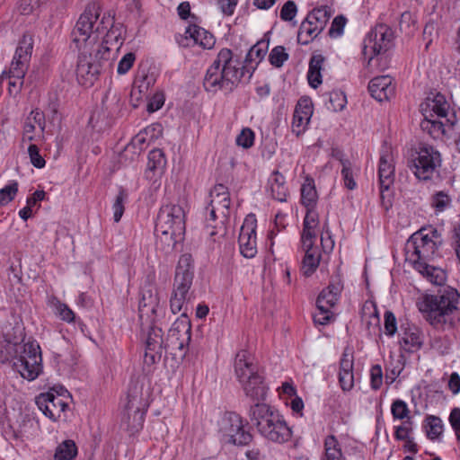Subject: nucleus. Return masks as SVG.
Returning <instances> with one entry per match:
<instances>
[{"instance_id": "39448f33", "label": "nucleus", "mask_w": 460, "mask_h": 460, "mask_svg": "<svg viewBox=\"0 0 460 460\" xmlns=\"http://www.w3.org/2000/svg\"><path fill=\"white\" fill-rule=\"evenodd\" d=\"M249 417L259 433L269 441L283 444L292 437L291 429L283 416L267 403L252 404Z\"/></svg>"}, {"instance_id": "864d4df0", "label": "nucleus", "mask_w": 460, "mask_h": 460, "mask_svg": "<svg viewBox=\"0 0 460 460\" xmlns=\"http://www.w3.org/2000/svg\"><path fill=\"white\" fill-rule=\"evenodd\" d=\"M391 412L394 419L403 420L408 418L410 411L404 401L397 399L392 403Z\"/></svg>"}, {"instance_id": "f257e3e1", "label": "nucleus", "mask_w": 460, "mask_h": 460, "mask_svg": "<svg viewBox=\"0 0 460 460\" xmlns=\"http://www.w3.org/2000/svg\"><path fill=\"white\" fill-rule=\"evenodd\" d=\"M99 7L93 4L80 15L73 31V41L79 49L76 66L78 83L90 87L99 75L112 66L109 45L122 44L120 32L113 26V18L103 16L99 20Z\"/></svg>"}, {"instance_id": "f03ea898", "label": "nucleus", "mask_w": 460, "mask_h": 460, "mask_svg": "<svg viewBox=\"0 0 460 460\" xmlns=\"http://www.w3.org/2000/svg\"><path fill=\"white\" fill-rule=\"evenodd\" d=\"M194 278L193 260L190 254H182L177 263L170 297L172 314L186 311L185 305L190 299V288ZM191 339L190 320L185 312L172 323L165 339V350H183Z\"/></svg>"}, {"instance_id": "bf43d9fd", "label": "nucleus", "mask_w": 460, "mask_h": 460, "mask_svg": "<svg viewBox=\"0 0 460 460\" xmlns=\"http://www.w3.org/2000/svg\"><path fill=\"white\" fill-rule=\"evenodd\" d=\"M346 24V18L342 15L336 16L329 29L328 34L330 37H338L343 32L344 26Z\"/></svg>"}, {"instance_id": "09e8293b", "label": "nucleus", "mask_w": 460, "mask_h": 460, "mask_svg": "<svg viewBox=\"0 0 460 460\" xmlns=\"http://www.w3.org/2000/svg\"><path fill=\"white\" fill-rule=\"evenodd\" d=\"M268 44L264 41L257 42L252 46L246 55L247 62L258 64L266 55Z\"/></svg>"}, {"instance_id": "a211bd4d", "label": "nucleus", "mask_w": 460, "mask_h": 460, "mask_svg": "<svg viewBox=\"0 0 460 460\" xmlns=\"http://www.w3.org/2000/svg\"><path fill=\"white\" fill-rule=\"evenodd\" d=\"M60 395H55L52 392L42 393L36 397V404L45 416L56 420L67 408Z\"/></svg>"}, {"instance_id": "9b49d317", "label": "nucleus", "mask_w": 460, "mask_h": 460, "mask_svg": "<svg viewBox=\"0 0 460 460\" xmlns=\"http://www.w3.org/2000/svg\"><path fill=\"white\" fill-rule=\"evenodd\" d=\"M441 155L436 148L421 144L412 159L411 170L419 180L429 181L441 166Z\"/></svg>"}, {"instance_id": "2eb2a0df", "label": "nucleus", "mask_w": 460, "mask_h": 460, "mask_svg": "<svg viewBox=\"0 0 460 460\" xmlns=\"http://www.w3.org/2000/svg\"><path fill=\"white\" fill-rule=\"evenodd\" d=\"M393 40V30L385 24H378L365 39L363 54L369 56V59H372L374 56L388 50L392 46Z\"/></svg>"}, {"instance_id": "ddd939ff", "label": "nucleus", "mask_w": 460, "mask_h": 460, "mask_svg": "<svg viewBox=\"0 0 460 460\" xmlns=\"http://www.w3.org/2000/svg\"><path fill=\"white\" fill-rule=\"evenodd\" d=\"M163 314L157 288L152 284L146 285L140 291L138 315L141 326L156 323Z\"/></svg>"}, {"instance_id": "c756f323", "label": "nucleus", "mask_w": 460, "mask_h": 460, "mask_svg": "<svg viewBox=\"0 0 460 460\" xmlns=\"http://www.w3.org/2000/svg\"><path fill=\"white\" fill-rule=\"evenodd\" d=\"M414 269L434 285L441 286L446 282V272L440 268L429 265V262H417Z\"/></svg>"}, {"instance_id": "680f3d73", "label": "nucleus", "mask_w": 460, "mask_h": 460, "mask_svg": "<svg viewBox=\"0 0 460 460\" xmlns=\"http://www.w3.org/2000/svg\"><path fill=\"white\" fill-rule=\"evenodd\" d=\"M397 331V322L394 314L386 311L385 313V332L388 336H393Z\"/></svg>"}, {"instance_id": "b1692460", "label": "nucleus", "mask_w": 460, "mask_h": 460, "mask_svg": "<svg viewBox=\"0 0 460 460\" xmlns=\"http://www.w3.org/2000/svg\"><path fill=\"white\" fill-rule=\"evenodd\" d=\"M234 372L239 382L259 374L254 358L247 350H241L236 354Z\"/></svg>"}, {"instance_id": "473e14b6", "label": "nucleus", "mask_w": 460, "mask_h": 460, "mask_svg": "<svg viewBox=\"0 0 460 460\" xmlns=\"http://www.w3.org/2000/svg\"><path fill=\"white\" fill-rule=\"evenodd\" d=\"M269 182L273 199L279 202L287 201L288 190L286 186L285 177L279 171H274L269 179Z\"/></svg>"}, {"instance_id": "49530a36", "label": "nucleus", "mask_w": 460, "mask_h": 460, "mask_svg": "<svg viewBox=\"0 0 460 460\" xmlns=\"http://www.w3.org/2000/svg\"><path fill=\"white\" fill-rule=\"evenodd\" d=\"M426 422L427 436L430 439L438 438L443 431V423L440 418L430 415L427 417Z\"/></svg>"}, {"instance_id": "6ab92c4d", "label": "nucleus", "mask_w": 460, "mask_h": 460, "mask_svg": "<svg viewBox=\"0 0 460 460\" xmlns=\"http://www.w3.org/2000/svg\"><path fill=\"white\" fill-rule=\"evenodd\" d=\"M394 158L390 146H383L378 164L380 189L388 190L394 181Z\"/></svg>"}, {"instance_id": "393cba45", "label": "nucleus", "mask_w": 460, "mask_h": 460, "mask_svg": "<svg viewBox=\"0 0 460 460\" xmlns=\"http://www.w3.org/2000/svg\"><path fill=\"white\" fill-rule=\"evenodd\" d=\"M210 207L217 208L221 218H227L230 208V194L226 186L217 184L210 190Z\"/></svg>"}, {"instance_id": "69168bd1", "label": "nucleus", "mask_w": 460, "mask_h": 460, "mask_svg": "<svg viewBox=\"0 0 460 460\" xmlns=\"http://www.w3.org/2000/svg\"><path fill=\"white\" fill-rule=\"evenodd\" d=\"M449 422L456 436L460 432V408H454L449 415Z\"/></svg>"}, {"instance_id": "58836bf2", "label": "nucleus", "mask_w": 460, "mask_h": 460, "mask_svg": "<svg viewBox=\"0 0 460 460\" xmlns=\"http://www.w3.org/2000/svg\"><path fill=\"white\" fill-rule=\"evenodd\" d=\"M208 217H206V227L208 234L213 237L224 230V221L226 218H221L217 208L210 206L207 207Z\"/></svg>"}, {"instance_id": "20e7f679", "label": "nucleus", "mask_w": 460, "mask_h": 460, "mask_svg": "<svg viewBox=\"0 0 460 460\" xmlns=\"http://www.w3.org/2000/svg\"><path fill=\"white\" fill-rule=\"evenodd\" d=\"M243 75V66L229 49H222L203 79L204 89L212 94L231 93Z\"/></svg>"}, {"instance_id": "ea45409f", "label": "nucleus", "mask_w": 460, "mask_h": 460, "mask_svg": "<svg viewBox=\"0 0 460 460\" xmlns=\"http://www.w3.org/2000/svg\"><path fill=\"white\" fill-rule=\"evenodd\" d=\"M166 164L164 155L161 149H154L148 155L146 177H152L149 174L162 172Z\"/></svg>"}, {"instance_id": "3c124183", "label": "nucleus", "mask_w": 460, "mask_h": 460, "mask_svg": "<svg viewBox=\"0 0 460 460\" xmlns=\"http://www.w3.org/2000/svg\"><path fill=\"white\" fill-rule=\"evenodd\" d=\"M18 192V182L13 181L0 190V206H5L14 199Z\"/></svg>"}, {"instance_id": "de8ad7c7", "label": "nucleus", "mask_w": 460, "mask_h": 460, "mask_svg": "<svg viewBox=\"0 0 460 460\" xmlns=\"http://www.w3.org/2000/svg\"><path fill=\"white\" fill-rule=\"evenodd\" d=\"M342 165L341 175L344 181V186L348 190H354L357 187V183L354 180L352 164L348 159H340Z\"/></svg>"}, {"instance_id": "0eeeda50", "label": "nucleus", "mask_w": 460, "mask_h": 460, "mask_svg": "<svg viewBox=\"0 0 460 460\" xmlns=\"http://www.w3.org/2000/svg\"><path fill=\"white\" fill-rule=\"evenodd\" d=\"M449 104L445 96L436 93L433 97H428L420 104V111L424 117L420 122V128L427 132L432 138H439L445 134L446 126L452 127L454 120L447 118Z\"/></svg>"}, {"instance_id": "72a5a7b5", "label": "nucleus", "mask_w": 460, "mask_h": 460, "mask_svg": "<svg viewBox=\"0 0 460 460\" xmlns=\"http://www.w3.org/2000/svg\"><path fill=\"white\" fill-rule=\"evenodd\" d=\"M324 57L314 55L309 61L307 80L311 87L316 89L322 84L321 71L324 63Z\"/></svg>"}, {"instance_id": "a878e982", "label": "nucleus", "mask_w": 460, "mask_h": 460, "mask_svg": "<svg viewBox=\"0 0 460 460\" xmlns=\"http://www.w3.org/2000/svg\"><path fill=\"white\" fill-rule=\"evenodd\" d=\"M32 48V36L29 34H24L19 41L18 47L15 50L14 57L11 63V66H14L15 68H21L22 70L27 71L29 62L31 57Z\"/></svg>"}, {"instance_id": "4468645a", "label": "nucleus", "mask_w": 460, "mask_h": 460, "mask_svg": "<svg viewBox=\"0 0 460 460\" xmlns=\"http://www.w3.org/2000/svg\"><path fill=\"white\" fill-rule=\"evenodd\" d=\"M220 431L226 442L236 445H248L252 436L244 429L243 419L235 412L226 413L221 420Z\"/></svg>"}, {"instance_id": "338daca9", "label": "nucleus", "mask_w": 460, "mask_h": 460, "mask_svg": "<svg viewBox=\"0 0 460 460\" xmlns=\"http://www.w3.org/2000/svg\"><path fill=\"white\" fill-rule=\"evenodd\" d=\"M411 23H412V26L414 27V22L411 18V15L410 13H403L401 15L400 20V29L402 31H405L406 33H411L412 30L411 29Z\"/></svg>"}, {"instance_id": "423d86ee", "label": "nucleus", "mask_w": 460, "mask_h": 460, "mask_svg": "<svg viewBox=\"0 0 460 460\" xmlns=\"http://www.w3.org/2000/svg\"><path fill=\"white\" fill-rule=\"evenodd\" d=\"M185 233V213L176 204L164 205L158 213L155 234L156 243L164 249H173Z\"/></svg>"}, {"instance_id": "5fc2aeb1", "label": "nucleus", "mask_w": 460, "mask_h": 460, "mask_svg": "<svg viewBox=\"0 0 460 460\" xmlns=\"http://www.w3.org/2000/svg\"><path fill=\"white\" fill-rule=\"evenodd\" d=\"M254 143V133L249 128H245L242 129L240 134L236 137V144L243 148H250Z\"/></svg>"}, {"instance_id": "4d7b16f0", "label": "nucleus", "mask_w": 460, "mask_h": 460, "mask_svg": "<svg viewBox=\"0 0 460 460\" xmlns=\"http://www.w3.org/2000/svg\"><path fill=\"white\" fill-rule=\"evenodd\" d=\"M136 60V55L132 52L127 53L119 60L118 64L117 72L119 75H125L132 67Z\"/></svg>"}, {"instance_id": "a18cd8bd", "label": "nucleus", "mask_w": 460, "mask_h": 460, "mask_svg": "<svg viewBox=\"0 0 460 460\" xmlns=\"http://www.w3.org/2000/svg\"><path fill=\"white\" fill-rule=\"evenodd\" d=\"M451 198L445 191L435 192L430 199V205L436 213L445 211L451 204Z\"/></svg>"}, {"instance_id": "c03bdc74", "label": "nucleus", "mask_w": 460, "mask_h": 460, "mask_svg": "<svg viewBox=\"0 0 460 460\" xmlns=\"http://www.w3.org/2000/svg\"><path fill=\"white\" fill-rule=\"evenodd\" d=\"M328 102L326 103L327 109L332 111H342L347 103V99L343 92L334 90L329 93Z\"/></svg>"}, {"instance_id": "603ef678", "label": "nucleus", "mask_w": 460, "mask_h": 460, "mask_svg": "<svg viewBox=\"0 0 460 460\" xmlns=\"http://www.w3.org/2000/svg\"><path fill=\"white\" fill-rule=\"evenodd\" d=\"M128 194L124 190H120L119 194L117 195L115 201L112 205L113 209V219L116 223H118L125 210L124 202L127 199Z\"/></svg>"}, {"instance_id": "bb28decb", "label": "nucleus", "mask_w": 460, "mask_h": 460, "mask_svg": "<svg viewBox=\"0 0 460 460\" xmlns=\"http://www.w3.org/2000/svg\"><path fill=\"white\" fill-rule=\"evenodd\" d=\"M155 131H161L160 124H153L146 127L131 139L126 147V151L132 149L135 155H140L149 144L148 136H150V138H153Z\"/></svg>"}, {"instance_id": "aec40b11", "label": "nucleus", "mask_w": 460, "mask_h": 460, "mask_svg": "<svg viewBox=\"0 0 460 460\" xmlns=\"http://www.w3.org/2000/svg\"><path fill=\"white\" fill-rule=\"evenodd\" d=\"M244 394L253 404L265 403L268 387L265 385L263 377L259 374L239 382Z\"/></svg>"}, {"instance_id": "6e6552de", "label": "nucleus", "mask_w": 460, "mask_h": 460, "mask_svg": "<svg viewBox=\"0 0 460 460\" xmlns=\"http://www.w3.org/2000/svg\"><path fill=\"white\" fill-rule=\"evenodd\" d=\"M441 244L440 234L435 228H421L407 241L405 251L407 260L413 268L417 262H429L434 259Z\"/></svg>"}, {"instance_id": "4be33fe9", "label": "nucleus", "mask_w": 460, "mask_h": 460, "mask_svg": "<svg viewBox=\"0 0 460 460\" xmlns=\"http://www.w3.org/2000/svg\"><path fill=\"white\" fill-rule=\"evenodd\" d=\"M368 90L373 98L378 102L388 101L394 95L395 86L388 75L373 78L368 84Z\"/></svg>"}, {"instance_id": "13d9d810", "label": "nucleus", "mask_w": 460, "mask_h": 460, "mask_svg": "<svg viewBox=\"0 0 460 460\" xmlns=\"http://www.w3.org/2000/svg\"><path fill=\"white\" fill-rule=\"evenodd\" d=\"M412 430V422L408 418L402 425L395 427L394 437L397 440H406L410 438V433Z\"/></svg>"}, {"instance_id": "cd10ccee", "label": "nucleus", "mask_w": 460, "mask_h": 460, "mask_svg": "<svg viewBox=\"0 0 460 460\" xmlns=\"http://www.w3.org/2000/svg\"><path fill=\"white\" fill-rule=\"evenodd\" d=\"M319 225V215L314 208H306V214L304 218V228L301 235V243L310 245V241L316 238L315 228Z\"/></svg>"}, {"instance_id": "f8f14e48", "label": "nucleus", "mask_w": 460, "mask_h": 460, "mask_svg": "<svg viewBox=\"0 0 460 460\" xmlns=\"http://www.w3.org/2000/svg\"><path fill=\"white\" fill-rule=\"evenodd\" d=\"M331 16V8L326 5L313 9L300 25L298 43L307 45L315 39L324 30Z\"/></svg>"}, {"instance_id": "dca6fc26", "label": "nucleus", "mask_w": 460, "mask_h": 460, "mask_svg": "<svg viewBox=\"0 0 460 460\" xmlns=\"http://www.w3.org/2000/svg\"><path fill=\"white\" fill-rule=\"evenodd\" d=\"M256 227V217L250 214L244 218L240 229L238 238L240 252L248 259L253 258L257 253Z\"/></svg>"}, {"instance_id": "c85d7f7f", "label": "nucleus", "mask_w": 460, "mask_h": 460, "mask_svg": "<svg viewBox=\"0 0 460 460\" xmlns=\"http://www.w3.org/2000/svg\"><path fill=\"white\" fill-rule=\"evenodd\" d=\"M314 241H310V245L302 243L305 251V257L302 261L301 271L305 276H311L318 268L320 254L317 248L314 247Z\"/></svg>"}, {"instance_id": "9d476101", "label": "nucleus", "mask_w": 460, "mask_h": 460, "mask_svg": "<svg viewBox=\"0 0 460 460\" xmlns=\"http://www.w3.org/2000/svg\"><path fill=\"white\" fill-rule=\"evenodd\" d=\"M13 359L14 370L29 381L36 379L42 372L41 350L35 341L24 343L21 354Z\"/></svg>"}, {"instance_id": "1a4fd4ad", "label": "nucleus", "mask_w": 460, "mask_h": 460, "mask_svg": "<svg viewBox=\"0 0 460 460\" xmlns=\"http://www.w3.org/2000/svg\"><path fill=\"white\" fill-rule=\"evenodd\" d=\"M148 408L147 400L143 396L142 390L137 385L130 387L127 395V402L121 416V423L131 432L142 429L145 414Z\"/></svg>"}, {"instance_id": "7c9ffc66", "label": "nucleus", "mask_w": 460, "mask_h": 460, "mask_svg": "<svg viewBox=\"0 0 460 460\" xmlns=\"http://www.w3.org/2000/svg\"><path fill=\"white\" fill-rule=\"evenodd\" d=\"M185 33L189 35L196 44L201 46L203 49H210L215 45V37L210 32L198 25H190Z\"/></svg>"}, {"instance_id": "e2e57ef3", "label": "nucleus", "mask_w": 460, "mask_h": 460, "mask_svg": "<svg viewBox=\"0 0 460 460\" xmlns=\"http://www.w3.org/2000/svg\"><path fill=\"white\" fill-rule=\"evenodd\" d=\"M370 377H371V387L374 390L379 389L383 383V373H382L381 366L375 365L371 367Z\"/></svg>"}, {"instance_id": "f3484780", "label": "nucleus", "mask_w": 460, "mask_h": 460, "mask_svg": "<svg viewBox=\"0 0 460 460\" xmlns=\"http://www.w3.org/2000/svg\"><path fill=\"white\" fill-rule=\"evenodd\" d=\"M142 328H148L146 341V350L144 361L147 365H154L161 359L163 350L165 349V340L163 339L162 329L155 325H144Z\"/></svg>"}, {"instance_id": "8fccbe9b", "label": "nucleus", "mask_w": 460, "mask_h": 460, "mask_svg": "<svg viewBox=\"0 0 460 460\" xmlns=\"http://www.w3.org/2000/svg\"><path fill=\"white\" fill-rule=\"evenodd\" d=\"M288 54L283 46H277L272 49L269 55L270 63L275 67H281L288 59Z\"/></svg>"}, {"instance_id": "c9c22d12", "label": "nucleus", "mask_w": 460, "mask_h": 460, "mask_svg": "<svg viewBox=\"0 0 460 460\" xmlns=\"http://www.w3.org/2000/svg\"><path fill=\"white\" fill-rule=\"evenodd\" d=\"M8 79H6L4 84L8 86V93L11 96H16L20 92L23 84V77L26 74V70L21 68H15L10 66L8 72H6Z\"/></svg>"}, {"instance_id": "774afa93", "label": "nucleus", "mask_w": 460, "mask_h": 460, "mask_svg": "<svg viewBox=\"0 0 460 460\" xmlns=\"http://www.w3.org/2000/svg\"><path fill=\"white\" fill-rule=\"evenodd\" d=\"M342 289L343 285L341 283V280L340 279V278L336 277L335 279H332L331 280L329 286L325 290L328 291L329 294L332 293V295H334L339 298Z\"/></svg>"}, {"instance_id": "2f4dec72", "label": "nucleus", "mask_w": 460, "mask_h": 460, "mask_svg": "<svg viewBox=\"0 0 460 460\" xmlns=\"http://www.w3.org/2000/svg\"><path fill=\"white\" fill-rule=\"evenodd\" d=\"M36 126L40 128L41 133L44 132L46 127L45 115L39 109L31 111L24 122L23 134L30 141L34 139L32 133Z\"/></svg>"}, {"instance_id": "a19ab883", "label": "nucleus", "mask_w": 460, "mask_h": 460, "mask_svg": "<svg viewBox=\"0 0 460 460\" xmlns=\"http://www.w3.org/2000/svg\"><path fill=\"white\" fill-rule=\"evenodd\" d=\"M49 305L53 310L54 314L62 321L66 323H73L75 321V313L67 306V305L62 303L56 296H51L49 299Z\"/></svg>"}, {"instance_id": "052dcab7", "label": "nucleus", "mask_w": 460, "mask_h": 460, "mask_svg": "<svg viewBox=\"0 0 460 460\" xmlns=\"http://www.w3.org/2000/svg\"><path fill=\"white\" fill-rule=\"evenodd\" d=\"M28 153L31 164L37 168H43L45 166V160L40 155L39 147L36 145H30L28 147Z\"/></svg>"}, {"instance_id": "5701e85b", "label": "nucleus", "mask_w": 460, "mask_h": 460, "mask_svg": "<svg viewBox=\"0 0 460 460\" xmlns=\"http://www.w3.org/2000/svg\"><path fill=\"white\" fill-rule=\"evenodd\" d=\"M313 114V105L308 99L301 98L295 109L292 121V131L296 136L302 134Z\"/></svg>"}, {"instance_id": "412c9836", "label": "nucleus", "mask_w": 460, "mask_h": 460, "mask_svg": "<svg viewBox=\"0 0 460 460\" xmlns=\"http://www.w3.org/2000/svg\"><path fill=\"white\" fill-rule=\"evenodd\" d=\"M354 356L349 348H345L340 361L339 382L343 391H350L354 386Z\"/></svg>"}, {"instance_id": "37998d69", "label": "nucleus", "mask_w": 460, "mask_h": 460, "mask_svg": "<svg viewBox=\"0 0 460 460\" xmlns=\"http://www.w3.org/2000/svg\"><path fill=\"white\" fill-rule=\"evenodd\" d=\"M77 456V447L75 443L67 439L60 443L53 456L54 460H74Z\"/></svg>"}, {"instance_id": "4c0bfd02", "label": "nucleus", "mask_w": 460, "mask_h": 460, "mask_svg": "<svg viewBox=\"0 0 460 460\" xmlns=\"http://www.w3.org/2000/svg\"><path fill=\"white\" fill-rule=\"evenodd\" d=\"M318 199L314 181L312 178H305L301 187V203L305 208H314Z\"/></svg>"}, {"instance_id": "7ed1b4c3", "label": "nucleus", "mask_w": 460, "mask_h": 460, "mask_svg": "<svg viewBox=\"0 0 460 460\" xmlns=\"http://www.w3.org/2000/svg\"><path fill=\"white\" fill-rule=\"evenodd\" d=\"M418 306L435 328L450 329L460 322V294L454 288L425 295Z\"/></svg>"}, {"instance_id": "f704fd0d", "label": "nucleus", "mask_w": 460, "mask_h": 460, "mask_svg": "<svg viewBox=\"0 0 460 460\" xmlns=\"http://www.w3.org/2000/svg\"><path fill=\"white\" fill-rule=\"evenodd\" d=\"M324 452L321 460H345L341 446L335 436L329 435L323 441Z\"/></svg>"}, {"instance_id": "6e6d98bb", "label": "nucleus", "mask_w": 460, "mask_h": 460, "mask_svg": "<svg viewBox=\"0 0 460 460\" xmlns=\"http://www.w3.org/2000/svg\"><path fill=\"white\" fill-rule=\"evenodd\" d=\"M297 8L294 1H288L284 4L280 10V19L285 22L292 21L296 15Z\"/></svg>"}, {"instance_id": "79ce46f5", "label": "nucleus", "mask_w": 460, "mask_h": 460, "mask_svg": "<svg viewBox=\"0 0 460 460\" xmlns=\"http://www.w3.org/2000/svg\"><path fill=\"white\" fill-rule=\"evenodd\" d=\"M401 342L407 351L419 349L422 345V338L420 330L417 327L409 328L403 334Z\"/></svg>"}, {"instance_id": "0e129e2a", "label": "nucleus", "mask_w": 460, "mask_h": 460, "mask_svg": "<svg viewBox=\"0 0 460 460\" xmlns=\"http://www.w3.org/2000/svg\"><path fill=\"white\" fill-rule=\"evenodd\" d=\"M238 0H218V5L226 15H232L237 5Z\"/></svg>"}, {"instance_id": "e433bc0d", "label": "nucleus", "mask_w": 460, "mask_h": 460, "mask_svg": "<svg viewBox=\"0 0 460 460\" xmlns=\"http://www.w3.org/2000/svg\"><path fill=\"white\" fill-rule=\"evenodd\" d=\"M39 431V424L28 416H23L19 422L18 428L14 429L16 438L30 439L35 437Z\"/></svg>"}]
</instances>
